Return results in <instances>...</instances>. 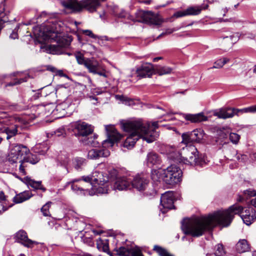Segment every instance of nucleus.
Instances as JSON below:
<instances>
[{
  "label": "nucleus",
  "mask_w": 256,
  "mask_h": 256,
  "mask_svg": "<svg viewBox=\"0 0 256 256\" xmlns=\"http://www.w3.org/2000/svg\"><path fill=\"white\" fill-rule=\"evenodd\" d=\"M235 214L240 215L244 222L247 225L250 224L256 218L255 211L252 207L244 208L236 204L226 210L218 211L208 217L196 218L182 223V230L186 234L198 237L206 231L212 230L217 225L223 227L229 226Z\"/></svg>",
  "instance_id": "1"
},
{
  "label": "nucleus",
  "mask_w": 256,
  "mask_h": 256,
  "mask_svg": "<svg viewBox=\"0 0 256 256\" xmlns=\"http://www.w3.org/2000/svg\"><path fill=\"white\" fill-rule=\"evenodd\" d=\"M122 128L124 131L130 132L123 144L124 147L130 150L134 146L140 138L150 143L154 141L158 136L157 132L151 128L149 123H144L141 120L123 122Z\"/></svg>",
  "instance_id": "2"
},
{
  "label": "nucleus",
  "mask_w": 256,
  "mask_h": 256,
  "mask_svg": "<svg viewBox=\"0 0 256 256\" xmlns=\"http://www.w3.org/2000/svg\"><path fill=\"white\" fill-rule=\"evenodd\" d=\"M182 172L180 168L175 165H171L160 170H154L152 174V178L154 181L162 180L168 185H174L182 180Z\"/></svg>",
  "instance_id": "3"
},
{
  "label": "nucleus",
  "mask_w": 256,
  "mask_h": 256,
  "mask_svg": "<svg viewBox=\"0 0 256 256\" xmlns=\"http://www.w3.org/2000/svg\"><path fill=\"white\" fill-rule=\"evenodd\" d=\"M102 176V174L98 172H94L92 173V176H82V180L86 182H88V188L85 189L84 188H81V194H82L84 196L89 195L92 196L94 192L93 189V186L92 182H95L100 186L98 188H96L94 186V189L96 190V192L100 194H108V184L107 183L108 180H105L104 178H101Z\"/></svg>",
  "instance_id": "4"
},
{
  "label": "nucleus",
  "mask_w": 256,
  "mask_h": 256,
  "mask_svg": "<svg viewBox=\"0 0 256 256\" xmlns=\"http://www.w3.org/2000/svg\"><path fill=\"white\" fill-rule=\"evenodd\" d=\"M182 163L192 166H202L206 164L204 160L198 156V151L196 148L192 145L183 148L181 150Z\"/></svg>",
  "instance_id": "5"
},
{
  "label": "nucleus",
  "mask_w": 256,
  "mask_h": 256,
  "mask_svg": "<svg viewBox=\"0 0 256 256\" xmlns=\"http://www.w3.org/2000/svg\"><path fill=\"white\" fill-rule=\"evenodd\" d=\"M49 38L56 42V44L48 46V51L53 54H65L66 48L70 44V40L64 38L62 34L53 32L49 36Z\"/></svg>",
  "instance_id": "6"
},
{
  "label": "nucleus",
  "mask_w": 256,
  "mask_h": 256,
  "mask_svg": "<svg viewBox=\"0 0 256 256\" xmlns=\"http://www.w3.org/2000/svg\"><path fill=\"white\" fill-rule=\"evenodd\" d=\"M0 115V132H5L7 135L6 139L8 140L17 134V126L16 125L8 126L12 123L14 119L8 117V114L5 112L2 113Z\"/></svg>",
  "instance_id": "7"
},
{
  "label": "nucleus",
  "mask_w": 256,
  "mask_h": 256,
  "mask_svg": "<svg viewBox=\"0 0 256 256\" xmlns=\"http://www.w3.org/2000/svg\"><path fill=\"white\" fill-rule=\"evenodd\" d=\"M29 152L28 148L22 144H13L11 146L8 156V160L12 164L18 162L22 163L23 158Z\"/></svg>",
  "instance_id": "8"
},
{
  "label": "nucleus",
  "mask_w": 256,
  "mask_h": 256,
  "mask_svg": "<svg viewBox=\"0 0 256 256\" xmlns=\"http://www.w3.org/2000/svg\"><path fill=\"white\" fill-rule=\"evenodd\" d=\"M135 21L148 23L156 26L160 25L163 20L158 14L150 11L139 10L136 13Z\"/></svg>",
  "instance_id": "9"
},
{
  "label": "nucleus",
  "mask_w": 256,
  "mask_h": 256,
  "mask_svg": "<svg viewBox=\"0 0 256 256\" xmlns=\"http://www.w3.org/2000/svg\"><path fill=\"white\" fill-rule=\"evenodd\" d=\"M81 64H84L90 72L98 74L104 78L107 76L105 69L94 59H85L81 55Z\"/></svg>",
  "instance_id": "10"
},
{
  "label": "nucleus",
  "mask_w": 256,
  "mask_h": 256,
  "mask_svg": "<svg viewBox=\"0 0 256 256\" xmlns=\"http://www.w3.org/2000/svg\"><path fill=\"white\" fill-rule=\"evenodd\" d=\"M174 192L172 191H168L162 194L160 198V205L162 208H160L162 212L166 213L168 210L174 208Z\"/></svg>",
  "instance_id": "11"
},
{
  "label": "nucleus",
  "mask_w": 256,
  "mask_h": 256,
  "mask_svg": "<svg viewBox=\"0 0 256 256\" xmlns=\"http://www.w3.org/2000/svg\"><path fill=\"white\" fill-rule=\"evenodd\" d=\"M106 131L108 138L103 142L102 145L106 146L107 144H110V146H112L114 142L120 140L122 138V135L119 134L116 128L112 126H106Z\"/></svg>",
  "instance_id": "12"
},
{
  "label": "nucleus",
  "mask_w": 256,
  "mask_h": 256,
  "mask_svg": "<svg viewBox=\"0 0 256 256\" xmlns=\"http://www.w3.org/2000/svg\"><path fill=\"white\" fill-rule=\"evenodd\" d=\"M40 160L39 155L36 154L30 153V152L23 158L22 161L19 166L20 172L22 175L26 174V168L28 166V163L34 164L38 162Z\"/></svg>",
  "instance_id": "13"
},
{
  "label": "nucleus",
  "mask_w": 256,
  "mask_h": 256,
  "mask_svg": "<svg viewBox=\"0 0 256 256\" xmlns=\"http://www.w3.org/2000/svg\"><path fill=\"white\" fill-rule=\"evenodd\" d=\"M14 239L18 242L21 243L24 246L32 248L34 245L38 244V242L29 239L26 232L22 230H20L14 236Z\"/></svg>",
  "instance_id": "14"
},
{
  "label": "nucleus",
  "mask_w": 256,
  "mask_h": 256,
  "mask_svg": "<svg viewBox=\"0 0 256 256\" xmlns=\"http://www.w3.org/2000/svg\"><path fill=\"white\" fill-rule=\"evenodd\" d=\"M164 153L166 154L170 160L176 163L182 162L181 151L180 152L175 146H166Z\"/></svg>",
  "instance_id": "15"
},
{
  "label": "nucleus",
  "mask_w": 256,
  "mask_h": 256,
  "mask_svg": "<svg viewBox=\"0 0 256 256\" xmlns=\"http://www.w3.org/2000/svg\"><path fill=\"white\" fill-rule=\"evenodd\" d=\"M132 178L121 176L116 178L113 184V188L115 190H124L132 189Z\"/></svg>",
  "instance_id": "16"
},
{
  "label": "nucleus",
  "mask_w": 256,
  "mask_h": 256,
  "mask_svg": "<svg viewBox=\"0 0 256 256\" xmlns=\"http://www.w3.org/2000/svg\"><path fill=\"white\" fill-rule=\"evenodd\" d=\"M214 116L218 118L226 119L232 118L234 116H239L238 109L232 108H222L214 113Z\"/></svg>",
  "instance_id": "17"
},
{
  "label": "nucleus",
  "mask_w": 256,
  "mask_h": 256,
  "mask_svg": "<svg viewBox=\"0 0 256 256\" xmlns=\"http://www.w3.org/2000/svg\"><path fill=\"white\" fill-rule=\"evenodd\" d=\"M132 188H134L139 191L144 190L148 184V180L144 176L136 175L132 178Z\"/></svg>",
  "instance_id": "18"
},
{
  "label": "nucleus",
  "mask_w": 256,
  "mask_h": 256,
  "mask_svg": "<svg viewBox=\"0 0 256 256\" xmlns=\"http://www.w3.org/2000/svg\"><path fill=\"white\" fill-rule=\"evenodd\" d=\"M154 74V67L152 64H146L136 70L137 76L140 78L150 77Z\"/></svg>",
  "instance_id": "19"
},
{
  "label": "nucleus",
  "mask_w": 256,
  "mask_h": 256,
  "mask_svg": "<svg viewBox=\"0 0 256 256\" xmlns=\"http://www.w3.org/2000/svg\"><path fill=\"white\" fill-rule=\"evenodd\" d=\"M106 0H81V10L86 8L90 12L96 11L100 6V2Z\"/></svg>",
  "instance_id": "20"
},
{
  "label": "nucleus",
  "mask_w": 256,
  "mask_h": 256,
  "mask_svg": "<svg viewBox=\"0 0 256 256\" xmlns=\"http://www.w3.org/2000/svg\"><path fill=\"white\" fill-rule=\"evenodd\" d=\"M110 152L104 148H92L88 152V158L90 159L97 160L102 157H107L110 156Z\"/></svg>",
  "instance_id": "21"
},
{
  "label": "nucleus",
  "mask_w": 256,
  "mask_h": 256,
  "mask_svg": "<svg viewBox=\"0 0 256 256\" xmlns=\"http://www.w3.org/2000/svg\"><path fill=\"white\" fill-rule=\"evenodd\" d=\"M256 196V192L254 190H248L244 191L242 196H239L237 201L242 204H249L250 202L252 206H254L256 208V197L252 199L250 201L248 202V196Z\"/></svg>",
  "instance_id": "22"
},
{
  "label": "nucleus",
  "mask_w": 256,
  "mask_h": 256,
  "mask_svg": "<svg viewBox=\"0 0 256 256\" xmlns=\"http://www.w3.org/2000/svg\"><path fill=\"white\" fill-rule=\"evenodd\" d=\"M61 4L71 12L80 10V4L77 0H63L61 2Z\"/></svg>",
  "instance_id": "23"
},
{
  "label": "nucleus",
  "mask_w": 256,
  "mask_h": 256,
  "mask_svg": "<svg viewBox=\"0 0 256 256\" xmlns=\"http://www.w3.org/2000/svg\"><path fill=\"white\" fill-rule=\"evenodd\" d=\"M98 136L95 134L84 137L81 138V143L84 146L96 147L98 144V141L96 140Z\"/></svg>",
  "instance_id": "24"
},
{
  "label": "nucleus",
  "mask_w": 256,
  "mask_h": 256,
  "mask_svg": "<svg viewBox=\"0 0 256 256\" xmlns=\"http://www.w3.org/2000/svg\"><path fill=\"white\" fill-rule=\"evenodd\" d=\"M185 119L190 121L192 122H198L207 120V117L204 116L202 113L198 114H186L184 115Z\"/></svg>",
  "instance_id": "25"
},
{
  "label": "nucleus",
  "mask_w": 256,
  "mask_h": 256,
  "mask_svg": "<svg viewBox=\"0 0 256 256\" xmlns=\"http://www.w3.org/2000/svg\"><path fill=\"white\" fill-rule=\"evenodd\" d=\"M68 130L72 135L74 136L79 139L80 136V120L70 123L68 125Z\"/></svg>",
  "instance_id": "26"
},
{
  "label": "nucleus",
  "mask_w": 256,
  "mask_h": 256,
  "mask_svg": "<svg viewBox=\"0 0 256 256\" xmlns=\"http://www.w3.org/2000/svg\"><path fill=\"white\" fill-rule=\"evenodd\" d=\"M93 127L85 122H81V138L92 135Z\"/></svg>",
  "instance_id": "27"
},
{
  "label": "nucleus",
  "mask_w": 256,
  "mask_h": 256,
  "mask_svg": "<svg viewBox=\"0 0 256 256\" xmlns=\"http://www.w3.org/2000/svg\"><path fill=\"white\" fill-rule=\"evenodd\" d=\"M250 248L248 241L245 239L240 240L236 246V250L239 253L248 251Z\"/></svg>",
  "instance_id": "28"
},
{
  "label": "nucleus",
  "mask_w": 256,
  "mask_h": 256,
  "mask_svg": "<svg viewBox=\"0 0 256 256\" xmlns=\"http://www.w3.org/2000/svg\"><path fill=\"white\" fill-rule=\"evenodd\" d=\"M32 196V194L30 192L25 191L23 192L16 194L14 198V202L16 204L21 203L28 200Z\"/></svg>",
  "instance_id": "29"
},
{
  "label": "nucleus",
  "mask_w": 256,
  "mask_h": 256,
  "mask_svg": "<svg viewBox=\"0 0 256 256\" xmlns=\"http://www.w3.org/2000/svg\"><path fill=\"white\" fill-rule=\"evenodd\" d=\"M26 183L28 185L36 190H40L43 192L46 190V188L42 184L41 181H36L30 178L26 177Z\"/></svg>",
  "instance_id": "30"
},
{
  "label": "nucleus",
  "mask_w": 256,
  "mask_h": 256,
  "mask_svg": "<svg viewBox=\"0 0 256 256\" xmlns=\"http://www.w3.org/2000/svg\"><path fill=\"white\" fill-rule=\"evenodd\" d=\"M146 160L148 164L151 166L157 164L160 162V158L158 154L154 152H150L148 154Z\"/></svg>",
  "instance_id": "31"
},
{
  "label": "nucleus",
  "mask_w": 256,
  "mask_h": 256,
  "mask_svg": "<svg viewBox=\"0 0 256 256\" xmlns=\"http://www.w3.org/2000/svg\"><path fill=\"white\" fill-rule=\"evenodd\" d=\"M208 7V5H206L205 6H190L186 9L187 15L188 16L198 15L201 12L202 10L206 9Z\"/></svg>",
  "instance_id": "32"
},
{
  "label": "nucleus",
  "mask_w": 256,
  "mask_h": 256,
  "mask_svg": "<svg viewBox=\"0 0 256 256\" xmlns=\"http://www.w3.org/2000/svg\"><path fill=\"white\" fill-rule=\"evenodd\" d=\"M191 136L190 139L194 142H199L203 138V133L201 130H194L191 132H189Z\"/></svg>",
  "instance_id": "33"
},
{
  "label": "nucleus",
  "mask_w": 256,
  "mask_h": 256,
  "mask_svg": "<svg viewBox=\"0 0 256 256\" xmlns=\"http://www.w3.org/2000/svg\"><path fill=\"white\" fill-rule=\"evenodd\" d=\"M172 71V69L168 66H158L154 68V74H157L160 76L169 74Z\"/></svg>",
  "instance_id": "34"
},
{
  "label": "nucleus",
  "mask_w": 256,
  "mask_h": 256,
  "mask_svg": "<svg viewBox=\"0 0 256 256\" xmlns=\"http://www.w3.org/2000/svg\"><path fill=\"white\" fill-rule=\"evenodd\" d=\"M96 246L99 250L108 252L109 248L108 240H102L100 238L97 240Z\"/></svg>",
  "instance_id": "35"
},
{
  "label": "nucleus",
  "mask_w": 256,
  "mask_h": 256,
  "mask_svg": "<svg viewBox=\"0 0 256 256\" xmlns=\"http://www.w3.org/2000/svg\"><path fill=\"white\" fill-rule=\"evenodd\" d=\"M114 250L116 252V254L119 256H130V248L124 246H120L118 248H114Z\"/></svg>",
  "instance_id": "36"
},
{
  "label": "nucleus",
  "mask_w": 256,
  "mask_h": 256,
  "mask_svg": "<svg viewBox=\"0 0 256 256\" xmlns=\"http://www.w3.org/2000/svg\"><path fill=\"white\" fill-rule=\"evenodd\" d=\"M6 196L2 191H0V214L7 209L6 204Z\"/></svg>",
  "instance_id": "37"
},
{
  "label": "nucleus",
  "mask_w": 256,
  "mask_h": 256,
  "mask_svg": "<svg viewBox=\"0 0 256 256\" xmlns=\"http://www.w3.org/2000/svg\"><path fill=\"white\" fill-rule=\"evenodd\" d=\"M153 250L158 252L160 256H174L172 254H170L166 250L157 245L154 246Z\"/></svg>",
  "instance_id": "38"
},
{
  "label": "nucleus",
  "mask_w": 256,
  "mask_h": 256,
  "mask_svg": "<svg viewBox=\"0 0 256 256\" xmlns=\"http://www.w3.org/2000/svg\"><path fill=\"white\" fill-rule=\"evenodd\" d=\"M93 236L92 231L90 228V226H88L86 230H81L82 238H92Z\"/></svg>",
  "instance_id": "39"
},
{
  "label": "nucleus",
  "mask_w": 256,
  "mask_h": 256,
  "mask_svg": "<svg viewBox=\"0 0 256 256\" xmlns=\"http://www.w3.org/2000/svg\"><path fill=\"white\" fill-rule=\"evenodd\" d=\"M229 61V59L226 58L219 59L214 63V65L210 68H222L226 63Z\"/></svg>",
  "instance_id": "40"
},
{
  "label": "nucleus",
  "mask_w": 256,
  "mask_h": 256,
  "mask_svg": "<svg viewBox=\"0 0 256 256\" xmlns=\"http://www.w3.org/2000/svg\"><path fill=\"white\" fill-rule=\"evenodd\" d=\"M115 98L116 100H120L122 103L126 105H130L133 102V100L126 96L123 95L116 94L115 96Z\"/></svg>",
  "instance_id": "41"
},
{
  "label": "nucleus",
  "mask_w": 256,
  "mask_h": 256,
  "mask_svg": "<svg viewBox=\"0 0 256 256\" xmlns=\"http://www.w3.org/2000/svg\"><path fill=\"white\" fill-rule=\"evenodd\" d=\"M182 143L188 144L194 142L192 140V139H190V138H191V136L189 132L184 133L182 136Z\"/></svg>",
  "instance_id": "42"
},
{
  "label": "nucleus",
  "mask_w": 256,
  "mask_h": 256,
  "mask_svg": "<svg viewBox=\"0 0 256 256\" xmlns=\"http://www.w3.org/2000/svg\"><path fill=\"white\" fill-rule=\"evenodd\" d=\"M52 204V202H48L42 208L41 211L44 216H50L49 208Z\"/></svg>",
  "instance_id": "43"
},
{
  "label": "nucleus",
  "mask_w": 256,
  "mask_h": 256,
  "mask_svg": "<svg viewBox=\"0 0 256 256\" xmlns=\"http://www.w3.org/2000/svg\"><path fill=\"white\" fill-rule=\"evenodd\" d=\"M255 112H256V105L252 106H251L242 109H238L239 114Z\"/></svg>",
  "instance_id": "44"
},
{
  "label": "nucleus",
  "mask_w": 256,
  "mask_h": 256,
  "mask_svg": "<svg viewBox=\"0 0 256 256\" xmlns=\"http://www.w3.org/2000/svg\"><path fill=\"white\" fill-rule=\"evenodd\" d=\"M58 160L60 164L64 167H66L69 162V159L67 156H58Z\"/></svg>",
  "instance_id": "45"
},
{
  "label": "nucleus",
  "mask_w": 256,
  "mask_h": 256,
  "mask_svg": "<svg viewBox=\"0 0 256 256\" xmlns=\"http://www.w3.org/2000/svg\"><path fill=\"white\" fill-rule=\"evenodd\" d=\"M229 138L233 144H237L239 142L240 136L236 133L232 132L230 134Z\"/></svg>",
  "instance_id": "46"
},
{
  "label": "nucleus",
  "mask_w": 256,
  "mask_h": 256,
  "mask_svg": "<svg viewBox=\"0 0 256 256\" xmlns=\"http://www.w3.org/2000/svg\"><path fill=\"white\" fill-rule=\"evenodd\" d=\"M130 256H144L141 250L138 248H130Z\"/></svg>",
  "instance_id": "47"
},
{
  "label": "nucleus",
  "mask_w": 256,
  "mask_h": 256,
  "mask_svg": "<svg viewBox=\"0 0 256 256\" xmlns=\"http://www.w3.org/2000/svg\"><path fill=\"white\" fill-rule=\"evenodd\" d=\"M215 248L216 251L214 253L216 256H220L224 253V247L222 244H217Z\"/></svg>",
  "instance_id": "48"
},
{
  "label": "nucleus",
  "mask_w": 256,
  "mask_h": 256,
  "mask_svg": "<svg viewBox=\"0 0 256 256\" xmlns=\"http://www.w3.org/2000/svg\"><path fill=\"white\" fill-rule=\"evenodd\" d=\"M118 15V17H119V18H127L129 20H130L132 21H135V18H134L132 16L126 13L124 10L122 11Z\"/></svg>",
  "instance_id": "49"
},
{
  "label": "nucleus",
  "mask_w": 256,
  "mask_h": 256,
  "mask_svg": "<svg viewBox=\"0 0 256 256\" xmlns=\"http://www.w3.org/2000/svg\"><path fill=\"white\" fill-rule=\"evenodd\" d=\"M54 135L56 136H66V131L64 127H60L57 129L54 132Z\"/></svg>",
  "instance_id": "50"
},
{
  "label": "nucleus",
  "mask_w": 256,
  "mask_h": 256,
  "mask_svg": "<svg viewBox=\"0 0 256 256\" xmlns=\"http://www.w3.org/2000/svg\"><path fill=\"white\" fill-rule=\"evenodd\" d=\"M27 78L25 77L24 78H20V79H16L14 80V82H10L8 84V86H12L14 85H16L18 84H20L23 82H26Z\"/></svg>",
  "instance_id": "51"
},
{
  "label": "nucleus",
  "mask_w": 256,
  "mask_h": 256,
  "mask_svg": "<svg viewBox=\"0 0 256 256\" xmlns=\"http://www.w3.org/2000/svg\"><path fill=\"white\" fill-rule=\"evenodd\" d=\"M82 33L83 34L88 36L89 37L92 38H97V36L94 34L92 31L90 30H81V33Z\"/></svg>",
  "instance_id": "52"
},
{
  "label": "nucleus",
  "mask_w": 256,
  "mask_h": 256,
  "mask_svg": "<svg viewBox=\"0 0 256 256\" xmlns=\"http://www.w3.org/2000/svg\"><path fill=\"white\" fill-rule=\"evenodd\" d=\"M236 158L238 161H241V162H244L248 158V156L246 155L238 154L237 153V152H236Z\"/></svg>",
  "instance_id": "53"
},
{
  "label": "nucleus",
  "mask_w": 256,
  "mask_h": 256,
  "mask_svg": "<svg viewBox=\"0 0 256 256\" xmlns=\"http://www.w3.org/2000/svg\"><path fill=\"white\" fill-rule=\"evenodd\" d=\"M71 188L74 192H77L79 190L80 187L78 184V180L74 181L71 184Z\"/></svg>",
  "instance_id": "54"
},
{
  "label": "nucleus",
  "mask_w": 256,
  "mask_h": 256,
  "mask_svg": "<svg viewBox=\"0 0 256 256\" xmlns=\"http://www.w3.org/2000/svg\"><path fill=\"white\" fill-rule=\"evenodd\" d=\"M80 158L78 157H76V158H74V160H72V165L76 170L79 169V168L80 167Z\"/></svg>",
  "instance_id": "55"
},
{
  "label": "nucleus",
  "mask_w": 256,
  "mask_h": 256,
  "mask_svg": "<svg viewBox=\"0 0 256 256\" xmlns=\"http://www.w3.org/2000/svg\"><path fill=\"white\" fill-rule=\"evenodd\" d=\"M187 14L186 10L183 11H178L174 14V16L176 18L186 16Z\"/></svg>",
  "instance_id": "56"
},
{
  "label": "nucleus",
  "mask_w": 256,
  "mask_h": 256,
  "mask_svg": "<svg viewBox=\"0 0 256 256\" xmlns=\"http://www.w3.org/2000/svg\"><path fill=\"white\" fill-rule=\"evenodd\" d=\"M84 244H87L88 246H94V242L92 240V238H82Z\"/></svg>",
  "instance_id": "57"
},
{
  "label": "nucleus",
  "mask_w": 256,
  "mask_h": 256,
  "mask_svg": "<svg viewBox=\"0 0 256 256\" xmlns=\"http://www.w3.org/2000/svg\"><path fill=\"white\" fill-rule=\"evenodd\" d=\"M63 105L60 104H58V105L55 110H54V114H58V112H61V110H64L63 109Z\"/></svg>",
  "instance_id": "58"
},
{
  "label": "nucleus",
  "mask_w": 256,
  "mask_h": 256,
  "mask_svg": "<svg viewBox=\"0 0 256 256\" xmlns=\"http://www.w3.org/2000/svg\"><path fill=\"white\" fill-rule=\"evenodd\" d=\"M230 37L232 40V44L235 43L238 39V34H236L230 36Z\"/></svg>",
  "instance_id": "59"
},
{
  "label": "nucleus",
  "mask_w": 256,
  "mask_h": 256,
  "mask_svg": "<svg viewBox=\"0 0 256 256\" xmlns=\"http://www.w3.org/2000/svg\"><path fill=\"white\" fill-rule=\"evenodd\" d=\"M174 30H173L168 29L166 30V32L162 33L160 35H159L158 37V38H160L162 36L167 34H170L172 33Z\"/></svg>",
  "instance_id": "60"
},
{
  "label": "nucleus",
  "mask_w": 256,
  "mask_h": 256,
  "mask_svg": "<svg viewBox=\"0 0 256 256\" xmlns=\"http://www.w3.org/2000/svg\"><path fill=\"white\" fill-rule=\"evenodd\" d=\"M10 36V38L12 39H16L18 37V34L16 32H13Z\"/></svg>",
  "instance_id": "61"
},
{
  "label": "nucleus",
  "mask_w": 256,
  "mask_h": 256,
  "mask_svg": "<svg viewBox=\"0 0 256 256\" xmlns=\"http://www.w3.org/2000/svg\"><path fill=\"white\" fill-rule=\"evenodd\" d=\"M81 256H92V254L90 253H86L81 250Z\"/></svg>",
  "instance_id": "62"
},
{
  "label": "nucleus",
  "mask_w": 256,
  "mask_h": 256,
  "mask_svg": "<svg viewBox=\"0 0 256 256\" xmlns=\"http://www.w3.org/2000/svg\"><path fill=\"white\" fill-rule=\"evenodd\" d=\"M45 90L44 88H42V90L40 92V96H46V94L45 92Z\"/></svg>",
  "instance_id": "63"
},
{
  "label": "nucleus",
  "mask_w": 256,
  "mask_h": 256,
  "mask_svg": "<svg viewBox=\"0 0 256 256\" xmlns=\"http://www.w3.org/2000/svg\"><path fill=\"white\" fill-rule=\"evenodd\" d=\"M152 126L154 129L158 128V122H154L152 123Z\"/></svg>",
  "instance_id": "64"
}]
</instances>
